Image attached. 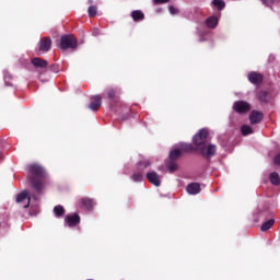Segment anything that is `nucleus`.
<instances>
[{
  "label": "nucleus",
  "instance_id": "obj_11",
  "mask_svg": "<svg viewBox=\"0 0 280 280\" xmlns=\"http://www.w3.org/2000/svg\"><path fill=\"white\" fill-rule=\"evenodd\" d=\"M51 49V39L44 37L38 43V51H42V54H47Z\"/></svg>",
  "mask_w": 280,
  "mask_h": 280
},
{
  "label": "nucleus",
  "instance_id": "obj_25",
  "mask_svg": "<svg viewBox=\"0 0 280 280\" xmlns=\"http://www.w3.org/2000/svg\"><path fill=\"white\" fill-rule=\"evenodd\" d=\"M258 100H260L261 102H268V93L265 91L260 92L258 95Z\"/></svg>",
  "mask_w": 280,
  "mask_h": 280
},
{
  "label": "nucleus",
  "instance_id": "obj_6",
  "mask_svg": "<svg viewBox=\"0 0 280 280\" xmlns=\"http://www.w3.org/2000/svg\"><path fill=\"white\" fill-rule=\"evenodd\" d=\"M191 150H194L191 144L180 143V149H174V150L171 151L170 159H171V161H176V159H178L180 156L183 151L184 152H191Z\"/></svg>",
  "mask_w": 280,
  "mask_h": 280
},
{
  "label": "nucleus",
  "instance_id": "obj_31",
  "mask_svg": "<svg viewBox=\"0 0 280 280\" xmlns=\"http://www.w3.org/2000/svg\"><path fill=\"white\" fill-rule=\"evenodd\" d=\"M260 1L264 3V5L269 7L271 3H273L275 0H260Z\"/></svg>",
  "mask_w": 280,
  "mask_h": 280
},
{
  "label": "nucleus",
  "instance_id": "obj_13",
  "mask_svg": "<svg viewBox=\"0 0 280 280\" xmlns=\"http://www.w3.org/2000/svg\"><path fill=\"white\" fill-rule=\"evenodd\" d=\"M261 119H264L261 112L253 110L249 115V121L253 125L261 122Z\"/></svg>",
  "mask_w": 280,
  "mask_h": 280
},
{
  "label": "nucleus",
  "instance_id": "obj_32",
  "mask_svg": "<svg viewBox=\"0 0 280 280\" xmlns=\"http://www.w3.org/2000/svg\"><path fill=\"white\" fill-rule=\"evenodd\" d=\"M275 165H280V153L273 160Z\"/></svg>",
  "mask_w": 280,
  "mask_h": 280
},
{
  "label": "nucleus",
  "instance_id": "obj_24",
  "mask_svg": "<svg viewBox=\"0 0 280 280\" xmlns=\"http://www.w3.org/2000/svg\"><path fill=\"white\" fill-rule=\"evenodd\" d=\"M131 178H132L133 183H141V180H143V173H141V172L133 173Z\"/></svg>",
  "mask_w": 280,
  "mask_h": 280
},
{
  "label": "nucleus",
  "instance_id": "obj_16",
  "mask_svg": "<svg viewBox=\"0 0 280 280\" xmlns=\"http://www.w3.org/2000/svg\"><path fill=\"white\" fill-rule=\"evenodd\" d=\"M248 80H249V82H252V84H259V82H261V80H264V77H261V74H259L257 72H250L248 74Z\"/></svg>",
  "mask_w": 280,
  "mask_h": 280
},
{
  "label": "nucleus",
  "instance_id": "obj_33",
  "mask_svg": "<svg viewBox=\"0 0 280 280\" xmlns=\"http://www.w3.org/2000/svg\"><path fill=\"white\" fill-rule=\"evenodd\" d=\"M205 40H207V38H205L203 36L199 37V43H205Z\"/></svg>",
  "mask_w": 280,
  "mask_h": 280
},
{
  "label": "nucleus",
  "instance_id": "obj_1",
  "mask_svg": "<svg viewBox=\"0 0 280 280\" xmlns=\"http://www.w3.org/2000/svg\"><path fill=\"white\" fill-rule=\"evenodd\" d=\"M207 139H209V129H200L192 138V145L196 150L201 152L203 156H213L217 152L214 144H207Z\"/></svg>",
  "mask_w": 280,
  "mask_h": 280
},
{
  "label": "nucleus",
  "instance_id": "obj_18",
  "mask_svg": "<svg viewBox=\"0 0 280 280\" xmlns=\"http://www.w3.org/2000/svg\"><path fill=\"white\" fill-rule=\"evenodd\" d=\"M131 18L133 21H143V19H145V15L140 11V10H136L131 12Z\"/></svg>",
  "mask_w": 280,
  "mask_h": 280
},
{
  "label": "nucleus",
  "instance_id": "obj_30",
  "mask_svg": "<svg viewBox=\"0 0 280 280\" xmlns=\"http://www.w3.org/2000/svg\"><path fill=\"white\" fill-rule=\"evenodd\" d=\"M170 0H153V3L160 5V4H163V3H168Z\"/></svg>",
  "mask_w": 280,
  "mask_h": 280
},
{
  "label": "nucleus",
  "instance_id": "obj_2",
  "mask_svg": "<svg viewBox=\"0 0 280 280\" xmlns=\"http://www.w3.org/2000/svg\"><path fill=\"white\" fill-rule=\"evenodd\" d=\"M28 170L33 177L31 178V183L33 185V189L37 191V194H43L45 191V187H47V171L40 164H31Z\"/></svg>",
  "mask_w": 280,
  "mask_h": 280
},
{
  "label": "nucleus",
  "instance_id": "obj_22",
  "mask_svg": "<svg viewBox=\"0 0 280 280\" xmlns=\"http://www.w3.org/2000/svg\"><path fill=\"white\" fill-rule=\"evenodd\" d=\"M269 178H270L271 185H280V177L278 173H275V172L271 173Z\"/></svg>",
  "mask_w": 280,
  "mask_h": 280
},
{
  "label": "nucleus",
  "instance_id": "obj_7",
  "mask_svg": "<svg viewBox=\"0 0 280 280\" xmlns=\"http://www.w3.org/2000/svg\"><path fill=\"white\" fill-rule=\"evenodd\" d=\"M233 108L235 113H238L240 115H244V113H248L250 110V104L246 101H236L233 104Z\"/></svg>",
  "mask_w": 280,
  "mask_h": 280
},
{
  "label": "nucleus",
  "instance_id": "obj_9",
  "mask_svg": "<svg viewBox=\"0 0 280 280\" xmlns=\"http://www.w3.org/2000/svg\"><path fill=\"white\" fill-rule=\"evenodd\" d=\"M147 180L154 185V187H161V175L154 171L147 173Z\"/></svg>",
  "mask_w": 280,
  "mask_h": 280
},
{
  "label": "nucleus",
  "instance_id": "obj_4",
  "mask_svg": "<svg viewBox=\"0 0 280 280\" xmlns=\"http://www.w3.org/2000/svg\"><path fill=\"white\" fill-rule=\"evenodd\" d=\"M78 47V39L73 35H62L60 38L61 49H75Z\"/></svg>",
  "mask_w": 280,
  "mask_h": 280
},
{
  "label": "nucleus",
  "instance_id": "obj_10",
  "mask_svg": "<svg viewBox=\"0 0 280 280\" xmlns=\"http://www.w3.org/2000/svg\"><path fill=\"white\" fill-rule=\"evenodd\" d=\"M205 23L206 27H209V30H215V27H218V23H220V13H217V15H210Z\"/></svg>",
  "mask_w": 280,
  "mask_h": 280
},
{
  "label": "nucleus",
  "instance_id": "obj_14",
  "mask_svg": "<svg viewBox=\"0 0 280 280\" xmlns=\"http://www.w3.org/2000/svg\"><path fill=\"white\" fill-rule=\"evenodd\" d=\"M200 191V184L198 183H191L187 186V194L189 196H196Z\"/></svg>",
  "mask_w": 280,
  "mask_h": 280
},
{
  "label": "nucleus",
  "instance_id": "obj_28",
  "mask_svg": "<svg viewBox=\"0 0 280 280\" xmlns=\"http://www.w3.org/2000/svg\"><path fill=\"white\" fill-rule=\"evenodd\" d=\"M170 14L174 15V14H178V10L176 9V7L171 5L168 8Z\"/></svg>",
  "mask_w": 280,
  "mask_h": 280
},
{
  "label": "nucleus",
  "instance_id": "obj_26",
  "mask_svg": "<svg viewBox=\"0 0 280 280\" xmlns=\"http://www.w3.org/2000/svg\"><path fill=\"white\" fill-rule=\"evenodd\" d=\"M89 16H95V14H97V8L96 7H90L89 10Z\"/></svg>",
  "mask_w": 280,
  "mask_h": 280
},
{
  "label": "nucleus",
  "instance_id": "obj_15",
  "mask_svg": "<svg viewBox=\"0 0 280 280\" xmlns=\"http://www.w3.org/2000/svg\"><path fill=\"white\" fill-rule=\"evenodd\" d=\"M32 65L35 69H46L47 68V60H43L40 58H33Z\"/></svg>",
  "mask_w": 280,
  "mask_h": 280
},
{
  "label": "nucleus",
  "instance_id": "obj_8",
  "mask_svg": "<svg viewBox=\"0 0 280 280\" xmlns=\"http://www.w3.org/2000/svg\"><path fill=\"white\" fill-rule=\"evenodd\" d=\"M78 224H80V214L71 213L66 215L65 226H68L69 229H73L74 226H78Z\"/></svg>",
  "mask_w": 280,
  "mask_h": 280
},
{
  "label": "nucleus",
  "instance_id": "obj_20",
  "mask_svg": "<svg viewBox=\"0 0 280 280\" xmlns=\"http://www.w3.org/2000/svg\"><path fill=\"white\" fill-rule=\"evenodd\" d=\"M151 163L150 160H142L138 163V170L139 172L143 171V170H148V167H150Z\"/></svg>",
  "mask_w": 280,
  "mask_h": 280
},
{
  "label": "nucleus",
  "instance_id": "obj_27",
  "mask_svg": "<svg viewBox=\"0 0 280 280\" xmlns=\"http://www.w3.org/2000/svg\"><path fill=\"white\" fill-rule=\"evenodd\" d=\"M176 170H178V164H176L175 162H171L168 164V171L170 172H176Z\"/></svg>",
  "mask_w": 280,
  "mask_h": 280
},
{
  "label": "nucleus",
  "instance_id": "obj_29",
  "mask_svg": "<svg viewBox=\"0 0 280 280\" xmlns=\"http://www.w3.org/2000/svg\"><path fill=\"white\" fill-rule=\"evenodd\" d=\"M107 95H108V97H109L110 100H113V97H115V95H116L115 90H114V89L108 90Z\"/></svg>",
  "mask_w": 280,
  "mask_h": 280
},
{
  "label": "nucleus",
  "instance_id": "obj_23",
  "mask_svg": "<svg viewBox=\"0 0 280 280\" xmlns=\"http://www.w3.org/2000/svg\"><path fill=\"white\" fill-rule=\"evenodd\" d=\"M275 225V219H270L261 225V231H269Z\"/></svg>",
  "mask_w": 280,
  "mask_h": 280
},
{
  "label": "nucleus",
  "instance_id": "obj_5",
  "mask_svg": "<svg viewBox=\"0 0 280 280\" xmlns=\"http://www.w3.org/2000/svg\"><path fill=\"white\" fill-rule=\"evenodd\" d=\"M95 199H91L89 197H82L77 201V207L79 209H85L86 211H93L95 209Z\"/></svg>",
  "mask_w": 280,
  "mask_h": 280
},
{
  "label": "nucleus",
  "instance_id": "obj_17",
  "mask_svg": "<svg viewBox=\"0 0 280 280\" xmlns=\"http://www.w3.org/2000/svg\"><path fill=\"white\" fill-rule=\"evenodd\" d=\"M102 106V96L96 95L92 98V102L90 103V108L92 110H97Z\"/></svg>",
  "mask_w": 280,
  "mask_h": 280
},
{
  "label": "nucleus",
  "instance_id": "obj_21",
  "mask_svg": "<svg viewBox=\"0 0 280 280\" xmlns=\"http://www.w3.org/2000/svg\"><path fill=\"white\" fill-rule=\"evenodd\" d=\"M54 213L56 218H62V215H65V208L62 206H56L54 208Z\"/></svg>",
  "mask_w": 280,
  "mask_h": 280
},
{
  "label": "nucleus",
  "instance_id": "obj_12",
  "mask_svg": "<svg viewBox=\"0 0 280 280\" xmlns=\"http://www.w3.org/2000/svg\"><path fill=\"white\" fill-rule=\"evenodd\" d=\"M210 7L212 10L217 11V14H220V12L226 8V2H224V0H212Z\"/></svg>",
  "mask_w": 280,
  "mask_h": 280
},
{
  "label": "nucleus",
  "instance_id": "obj_3",
  "mask_svg": "<svg viewBox=\"0 0 280 280\" xmlns=\"http://www.w3.org/2000/svg\"><path fill=\"white\" fill-rule=\"evenodd\" d=\"M34 200H36V197H30V191L23 190L16 196V202L18 205H21L24 209H27V207H36V203H34Z\"/></svg>",
  "mask_w": 280,
  "mask_h": 280
},
{
  "label": "nucleus",
  "instance_id": "obj_19",
  "mask_svg": "<svg viewBox=\"0 0 280 280\" xmlns=\"http://www.w3.org/2000/svg\"><path fill=\"white\" fill-rule=\"evenodd\" d=\"M241 132H242L243 137H248V135H253L254 130L252 129L250 126L243 125L241 127Z\"/></svg>",
  "mask_w": 280,
  "mask_h": 280
},
{
  "label": "nucleus",
  "instance_id": "obj_34",
  "mask_svg": "<svg viewBox=\"0 0 280 280\" xmlns=\"http://www.w3.org/2000/svg\"><path fill=\"white\" fill-rule=\"evenodd\" d=\"M98 34H100V32L96 31V32L94 33V36H97Z\"/></svg>",
  "mask_w": 280,
  "mask_h": 280
}]
</instances>
